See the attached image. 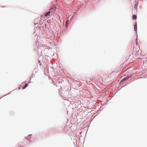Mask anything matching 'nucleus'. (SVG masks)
Wrapping results in <instances>:
<instances>
[{
    "mask_svg": "<svg viewBox=\"0 0 147 147\" xmlns=\"http://www.w3.org/2000/svg\"><path fill=\"white\" fill-rule=\"evenodd\" d=\"M24 87L23 86L22 87V88L23 89H24L26 88L28 86V84H25V85H24Z\"/></svg>",
    "mask_w": 147,
    "mask_h": 147,
    "instance_id": "7ed1b4c3",
    "label": "nucleus"
},
{
    "mask_svg": "<svg viewBox=\"0 0 147 147\" xmlns=\"http://www.w3.org/2000/svg\"><path fill=\"white\" fill-rule=\"evenodd\" d=\"M126 80V78H124V80Z\"/></svg>",
    "mask_w": 147,
    "mask_h": 147,
    "instance_id": "6e6552de",
    "label": "nucleus"
},
{
    "mask_svg": "<svg viewBox=\"0 0 147 147\" xmlns=\"http://www.w3.org/2000/svg\"><path fill=\"white\" fill-rule=\"evenodd\" d=\"M134 30L136 31L137 30V25L136 24V25H134Z\"/></svg>",
    "mask_w": 147,
    "mask_h": 147,
    "instance_id": "39448f33",
    "label": "nucleus"
},
{
    "mask_svg": "<svg viewBox=\"0 0 147 147\" xmlns=\"http://www.w3.org/2000/svg\"><path fill=\"white\" fill-rule=\"evenodd\" d=\"M136 16L135 15H133L132 16V18L133 19H136Z\"/></svg>",
    "mask_w": 147,
    "mask_h": 147,
    "instance_id": "20e7f679",
    "label": "nucleus"
},
{
    "mask_svg": "<svg viewBox=\"0 0 147 147\" xmlns=\"http://www.w3.org/2000/svg\"><path fill=\"white\" fill-rule=\"evenodd\" d=\"M56 10V7H51L50 9V11L51 13L52 14H54L55 11Z\"/></svg>",
    "mask_w": 147,
    "mask_h": 147,
    "instance_id": "f257e3e1",
    "label": "nucleus"
},
{
    "mask_svg": "<svg viewBox=\"0 0 147 147\" xmlns=\"http://www.w3.org/2000/svg\"><path fill=\"white\" fill-rule=\"evenodd\" d=\"M137 38H136V44H137Z\"/></svg>",
    "mask_w": 147,
    "mask_h": 147,
    "instance_id": "423d86ee",
    "label": "nucleus"
},
{
    "mask_svg": "<svg viewBox=\"0 0 147 147\" xmlns=\"http://www.w3.org/2000/svg\"><path fill=\"white\" fill-rule=\"evenodd\" d=\"M51 13L50 11H48L47 12V13L45 14L44 15V16L45 17H47L48 16H49V15Z\"/></svg>",
    "mask_w": 147,
    "mask_h": 147,
    "instance_id": "f03ea898",
    "label": "nucleus"
},
{
    "mask_svg": "<svg viewBox=\"0 0 147 147\" xmlns=\"http://www.w3.org/2000/svg\"><path fill=\"white\" fill-rule=\"evenodd\" d=\"M68 22V21H66V22H65V24H67V23Z\"/></svg>",
    "mask_w": 147,
    "mask_h": 147,
    "instance_id": "0eeeda50",
    "label": "nucleus"
},
{
    "mask_svg": "<svg viewBox=\"0 0 147 147\" xmlns=\"http://www.w3.org/2000/svg\"><path fill=\"white\" fill-rule=\"evenodd\" d=\"M39 62H40V61H38Z\"/></svg>",
    "mask_w": 147,
    "mask_h": 147,
    "instance_id": "1a4fd4ad",
    "label": "nucleus"
}]
</instances>
